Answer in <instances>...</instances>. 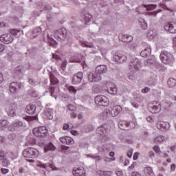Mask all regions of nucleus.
Returning <instances> with one entry per match:
<instances>
[{"label":"nucleus","instance_id":"1","mask_svg":"<svg viewBox=\"0 0 176 176\" xmlns=\"http://www.w3.org/2000/svg\"><path fill=\"white\" fill-rule=\"evenodd\" d=\"M108 67L105 65L97 66L94 73H91L88 75V80L89 82H98L101 80V75L107 74Z\"/></svg>","mask_w":176,"mask_h":176},{"label":"nucleus","instance_id":"2","mask_svg":"<svg viewBox=\"0 0 176 176\" xmlns=\"http://www.w3.org/2000/svg\"><path fill=\"white\" fill-rule=\"evenodd\" d=\"M23 156L28 159H36L39 156V151L34 147H30L23 151Z\"/></svg>","mask_w":176,"mask_h":176},{"label":"nucleus","instance_id":"3","mask_svg":"<svg viewBox=\"0 0 176 176\" xmlns=\"http://www.w3.org/2000/svg\"><path fill=\"white\" fill-rule=\"evenodd\" d=\"M161 61L164 64H169V65H173L174 63V57L170 54L167 53V52H162L160 56Z\"/></svg>","mask_w":176,"mask_h":176},{"label":"nucleus","instance_id":"4","mask_svg":"<svg viewBox=\"0 0 176 176\" xmlns=\"http://www.w3.org/2000/svg\"><path fill=\"white\" fill-rule=\"evenodd\" d=\"M96 105L100 107H108L109 105V99L103 95H98L95 98Z\"/></svg>","mask_w":176,"mask_h":176},{"label":"nucleus","instance_id":"5","mask_svg":"<svg viewBox=\"0 0 176 176\" xmlns=\"http://www.w3.org/2000/svg\"><path fill=\"white\" fill-rule=\"evenodd\" d=\"M32 133L35 137L43 138V137H46V135H47V129H46V126H39L34 128Z\"/></svg>","mask_w":176,"mask_h":176},{"label":"nucleus","instance_id":"6","mask_svg":"<svg viewBox=\"0 0 176 176\" xmlns=\"http://www.w3.org/2000/svg\"><path fill=\"white\" fill-rule=\"evenodd\" d=\"M148 109L151 113H159L162 110V105L159 102L153 101L149 104Z\"/></svg>","mask_w":176,"mask_h":176},{"label":"nucleus","instance_id":"7","mask_svg":"<svg viewBox=\"0 0 176 176\" xmlns=\"http://www.w3.org/2000/svg\"><path fill=\"white\" fill-rule=\"evenodd\" d=\"M23 83L19 82H12L10 84V91L12 93V94H17L19 91L23 89Z\"/></svg>","mask_w":176,"mask_h":176},{"label":"nucleus","instance_id":"8","mask_svg":"<svg viewBox=\"0 0 176 176\" xmlns=\"http://www.w3.org/2000/svg\"><path fill=\"white\" fill-rule=\"evenodd\" d=\"M109 125H102L97 128L96 133L98 135H101V137H104V138H107V134L109 133Z\"/></svg>","mask_w":176,"mask_h":176},{"label":"nucleus","instance_id":"9","mask_svg":"<svg viewBox=\"0 0 176 176\" xmlns=\"http://www.w3.org/2000/svg\"><path fill=\"white\" fill-rule=\"evenodd\" d=\"M140 65L141 63H140V59L135 58L132 59L129 63V69L133 72H135L136 71H138V68H140Z\"/></svg>","mask_w":176,"mask_h":176},{"label":"nucleus","instance_id":"10","mask_svg":"<svg viewBox=\"0 0 176 176\" xmlns=\"http://www.w3.org/2000/svg\"><path fill=\"white\" fill-rule=\"evenodd\" d=\"M107 113H109L111 116L115 118L118 113L122 112V107L120 105L114 106L111 109L106 110Z\"/></svg>","mask_w":176,"mask_h":176},{"label":"nucleus","instance_id":"11","mask_svg":"<svg viewBox=\"0 0 176 176\" xmlns=\"http://www.w3.org/2000/svg\"><path fill=\"white\" fill-rule=\"evenodd\" d=\"M67 30L63 28L56 30L55 32V37L58 38V39H60L61 41H64L65 38H67Z\"/></svg>","mask_w":176,"mask_h":176},{"label":"nucleus","instance_id":"12","mask_svg":"<svg viewBox=\"0 0 176 176\" xmlns=\"http://www.w3.org/2000/svg\"><path fill=\"white\" fill-rule=\"evenodd\" d=\"M23 122L16 120L14 121L11 125L8 126L9 131H16V130H19L21 127H23Z\"/></svg>","mask_w":176,"mask_h":176},{"label":"nucleus","instance_id":"13","mask_svg":"<svg viewBox=\"0 0 176 176\" xmlns=\"http://www.w3.org/2000/svg\"><path fill=\"white\" fill-rule=\"evenodd\" d=\"M113 60L116 64H122V63L127 61V56L122 54H117L113 56Z\"/></svg>","mask_w":176,"mask_h":176},{"label":"nucleus","instance_id":"14","mask_svg":"<svg viewBox=\"0 0 176 176\" xmlns=\"http://www.w3.org/2000/svg\"><path fill=\"white\" fill-rule=\"evenodd\" d=\"M13 36L10 34H4L0 36L1 42H3L6 45H9L13 42Z\"/></svg>","mask_w":176,"mask_h":176},{"label":"nucleus","instance_id":"15","mask_svg":"<svg viewBox=\"0 0 176 176\" xmlns=\"http://www.w3.org/2000/svg\"><path fill=\"white\" fill-rule=\"evenodd\" d=\"M82 79H83V72H79L73 76L72 85H79L82 82Z\"/></svg>","mask_w":176,"mask_h":176},{"label":"nucleus","instance_id":"16","mask_svg":"<svg viewBox=\"0 0 176 176\" xmlns=\"http://www.w3.org/2000/svg\"><path fill=\"white\" fill-rule=\"evenodd\" d=\"M164 28L166 31H168L170 34H176V23H169L164 25Z\"/></svg>","mask_w":176,"mask_h":176},{"label":"nucleus","instance_id":"17","mask_svg":"<svg viewBox=\"0 0 176 176\" xmlns=\"http://www.w3.org/2000/svg\"><path fill=\"white\" fill-rule=\"evenodd\" d=\"M8 113L9 116H12V118H14V116L17 115V104L12 103L10 104L9 111Z\"/></svg>","mask_w":176,"mask_h":176},{"label":"nucleus","instance_id":"18","mask_svg":"<svg viewBox=\"0 0 176 176\" xmlns=\"http://www.w3.org/2000/svg\"><path fill=\"white\" fill-rule=\"evenodd\" d=\"M59 140L62 144H64V145H72L75 144V141L71 137L63 136L60 138Z\"/></svg>","mask_w":176,"mask_h":176},{"label":"nucleus","instance_id":"19","mask_svg":"<svg viewBox=\"0 0 176 176\" xmlns=\"http://www.w3.org/2000/svg\"><path fill=\"white\" fill-rule=\"evenodd\" d=\"M157 127L160 131H167L170 129V124L165 122H158Z\"/></svg>","mask_w":176,"mask_h":176},{"label":"nucleus","instance_id":"20","mask_svg":"<svg viewBox=\"0 0 176 176\" xmlns=\"http://www.w3.org/2000/svg\"><path fill=\"white\" fill-rule=\"evenodd\" d=\"M107 91L109 94H116V93H118V87L113 82H110Z\"/></svg>","mask_w":176,"mask_h":176},{"label":"nucleus","instance_id":"21","mask_svg":"<svg viewBox=\"0 0 176 176\" xmlns=\"http://www.w3.org/2000/svg\"><path fill=\"white\" fill-rule=\"evenodd\" d=\"M120 41L124 42V43H127L129 42H131L133 41V36L130 34H122L119 36Z\"/></svg>","mask_w":176,"mask_h":176},{"label":"nucleus","instance_id":"22","mask_svg":"<svg viewBox=\"0 0 176 176\" xmlns=\"http://www.w3.org/2000/svg\"><path fill=\"white\" fill-rule=\"evenodd\" d=\"M25 111L28 115H34V113H35V111H36V107L35 104H29L26 107Z\"/></svg>","mask_w":176,"mask_h":176},{"label":"nucleus","instance_id":"23","mask_svg":"<svg viewBox=\"0 0 176 176\" xmlns=\"http://www.w3.org/2000/svg\"><path fill=\"white\" fill-rule=\"evenodd\" d=\"M72 173L73 174H79V176H86V171L83 167L75 168Z\"/></svg>","mask_w":176,"mask_h":176},{"label":"nucleus","instance_id":"24","mask_svg":"<svg viewBox=\"0 0 176 176\" xmlns=\"http://www.w3.org/2000/svg\"><path fill=\"white\" fill-rule=\"evenodd\" d=\"M72 173L73 174H79V176H86V171L83 167L75 168Z\"/></svg>","mask_w":176,"mask_h":176},{"label":"nucleus","instance_id":"25","mask_svg":"<svg viewBox=\"0 0 176 176\" xmlns=\"http://www.w3.org/2000/svg\"><path fill=\"white\" fill-rule=\"evenodd\" d=\"M56 146L52 142H50L45 144L44 146L45 152H49V151H56Z\"/></svg>","mask_w":176,"mask_h":176},{"label":"nucleus","instance_id":"26","mask_svg":"<svg viewBox=\"0 0 176 176\" xmlns=\"http://www.w3.org/2000/svg\"><path fill=\"white\" fill-rule=\"evenodd\" d=\"M144 171L146 176H155V172H153L152 167L146 166L144 168Z\"/></svg>","mask_w":176,"mask_h":176},{"label":"nucleus","instance_id":"27","mask_svg":"<svg viewBox=\"0 0 176 176\" xmlns=\"http://www.w3.org/2000/svg\"><path fill=\"white\" fill-rule=\"evenodd\" d=\"M139 25L141 27L142 30H146L148 28V23L145 19L140 18L138 19Z\"/></svg>","mask_w":176,"mask_h":176},{"label":"nucleus","instance_id":"28","mask_svg":"<svg viewBox=\"0 0 176 176\" xmlns=\"http://www.w3.org/2000/svg\"><path fill=\"white\" fill-rule=\"evenodd\" d=\"M44 115L50 119V120H52L53 119V109L47 108L45 109L44 112Z\"/></svg>","mask_w":176,"mask_h":176},{"label":"nucleus","instance_id":"29","mask_svg":"<svg viewBox=\"0 0 176 176\" xmlns=\"http://www.w3.org/2000/svg\"><path fill=\"white\" fill-rule=\"evenodd\" d=\"M152 53V50L151 48H146L140 52V56L142 57H149Z\"/></svg>","mask_w":176,"mask_h":176},{"label":"nucleus","instance_id":"30","mask_svg":"<svg viewBox=\"0 0 176 176\" xmlns=\"http://www.w3.org/2000/svg\"><path fill=\"white\" fill-rule=\"evenodd\" d=\"M136 12L140 13V14H144L145 12H148V7L146 5L140 6L136 8Z\"/></svg>","mask_w":176,"mask_h":176},{"label":"nucleus","instance_id":"31","mask_svg":"<svg viewBox=\"0 0 176 176\" xmlns=\"http://www.w3.org/2000/svg\"><path fill=\"white\" fill-rule=\"evenodd\" d=\"M0 162L1 164L4 166V167H6L10 164V160H9V158L5 155L0 160Z\"/></svg>","mask_w":176,"mask_h":176},{"label":"nucleus","instance_id":"32","mask_svg":"<svg viewBox=\"0 0 176 176\" xmlns=\"http://www.w3.org/2000/svg\"><path fill=\"white\" fill-rule=\"evenodd\" d=\"M49 76H50L51 85H57V83H58V79H57V78H56L54 74L50 73Z\"/></svg>","mask_w":176,"mask_h":176},{"label":"nucleus","instance_id":"33","mask_svg":"<svg viewBox=\"0 0 176 176\" xmlns=\"http://www.w3.org/2000/svg\"><path fill=\"white\" fill-rule=\"evenodd\" d=\"M41 32H42V28H41V27H37V28H34L32 30L33 37L36 38V36H38V35H39V34H41Z\"/></svg>","mask_w":176,"mask_h":176},{"label":"nucleus","instance_id":"34","mask_svg":"<svg viewBox=\"0 0 176 176\" xmlns=\"http://www.w3.org/2000/svg\"><path fill=\"white\" fill-rule=\"evenodd\" d=\"M168 87H176V80L170 78L167 81Z\"/></svg>","mask_w":176,"mask_h":176},{"label":"nucleus","instance_id":"35","mask_svg":"<svg viewBox=\"0 0 176 176\" xmlns=\"http://www.w3.org/2000/svg\"><path fill=\"white\" fill-rule=\"evenodd\" d=\"M84 20L85 21V24L93 21V16L90 14H86L84 17Z\"/></svg>","mask_w":176,"mask_h":176},{"label":"nucleus","instance_id":"36","mask_svg":"<svg viewBox=\"0 0 176 176\" xmlns=\"http://www.w3.org/2000/svg\"><path fill=\"white\" fill-rule=\"evenodd\" d=\"M8 126H9V121L6 120H0V127H2L3 129H6Z\"/></svg>","mask_w":176,"mask_h":176},{"label":"nucleus","instance_id":"37","mask_svg":"<svg viewBox=\"0 0 176 176\" xmlns=\"http://www.w3.org/2000/svg\"><path fill=\"white\" fill-rule=\"evenodd\" d=\"M164 141V137L163 135L157 136L154 139V142L156 144H160Z\"/></svg>","mask_w":176,"mask_h":176},{"label":"nucleus","instance_id":"38","mask_svg":"<svg viewBox=\"0 0 176 176\" xmlns=\"http://www.w3.org/2000/svg\"><path fill=\"white\" fill-rule=\"evenodd\" d=\"M37 167H39L43 170H47L48 165L47 164H43V162H38L37 163Z\"/></svg>","mask_w":176,"mask_h":176},{"label":"nucleus","instance_id":"39","mask_svg":"<svg viewBox=\"0 0 176 176\" xmlns=\"http://www.w3.org/2000/svg\"><path fill=\"white\" fill-rule=\"evenodd\" d=\"M48 42L51 46H54L56 43V41L53 39L49 34H47Z\"/></svg>","mask_w":176,"mask_h":176},{"label":"nucleus","instance_id":"40","mask_svg":"<svg viewBox=\"0 0 176 176\" xmlns=\"http://www.w3.org/2000/svg\"><path fill=\"white\" fill-rule=\"evenodd\" d=\"M133 98L135 101H136V102H139V103L142 102V98L140 95H135L133 96Z\"/></svg>","mask_w":176,"mask_h":176},{"label":"nucleus","instance_id":"41","mask_svg":"<svg viewBox=\"0 0 176 176\" xmlns=\"http://www.w3.org/2000/svg\"><path fill=\"white\" fill-rule=\"evenodd\" d=\"M67 64H68V62L65 60H64L61 65H60V69L62 71H65V68H67Z\"/></svg>","mask_w":176,"mask_h":176},{"label":"nucleus","instance_id":"42","mask_svg":"<svg viewBox=\"0 0 176 176\" xmlns=\"http://www.w3.org/2000/svg\"><path fill=\"white\" fill-rule=\"evenodd\" d=\"M28 82L30 85H32V86H36L37 85H39V82L34 80V78L29 79Z\"/></svg>","mask_w":176,"mask_h":176},{"label":"nucleus","instance_id":"43","mask_svg":"<svg viewBox=\"0 0 176 176\" xmlns=\"http://www.w3.org/2000/svg\"><path fill=\"white\" fill-rule=\"evenodd\" d=\"M87 157H91L95 160V162H100L101 160V158H100V156L98 155H87Z\"/></svg>","mask_w":176,"mask_h":176},{"label":"nucleus","instance_id":"44","mask_svg":"<svg viewBox=\"0 0 176 176\" xmlns=\"http://www.w3.org/2000/svg\"><path fill=\"white\" fill-rule=\"evenodd\" d=\"M14 74H16V75H20V74H21V72H22L21 67V66L16 67L14 69Z\"/></svg>","mask_w":176,"mask_h":176},{"label":"nucleus","instance_id":"45","mask_svg":"<svg viewBox=\"0 0 176 176\" xmlns=\"http://www.w3.org/2000/svg\"><path fill=\"white\" fill-rule=\"evenodd\" d=\"M67 90L70 92V93H73V94H76V89H75V87L74 86H70L67 88Z\"/></svg>","mask_w":176,"mask_h":176},{"label":"nucleus","instance_id":"46","mask_svg":"<svg viewBox=\"0 0 176 176\" xmlns=\"http://www.w3.org/2000/svg\"><path fill=\"white\" fill-rule=\"evenodd\" d=\"M8 156L11 160H14V159L17 158V155L13 152H10Z\"/></svg>","mask_w":176,"mask_h":176},{"label":"nucleus","instance_id":"47","mask_svg":"<svg viewBox=\"0 0 176 176\" xmlns=\"http://www.w3.org/2000/svg\"><path fill=\"white\" fill-rule=\"evenodd\" d=\"M28 94L32 97H36V91L34 89H30L28 91Z\"/></svg>","mask_w":176,"mask_h":176},{"label":"nucleus","instance_id":"48","mask_svg":"<svg viewBox=\"0 0 176 176\" xmlns=\"http://www.w3.org/2000/svg\"><path fill=\"white\" fill-rule=\"evenodd\" d=\"M23 119H25L26 120H36L38 119V117L36 116H26L24 117Z\"/></svg>","mask_w":176,"mask_h":176},{"label":"nucleus","instance_id":"49","mask_svg":"<svg viewBox=\"0 0 176 176\" xmlns=\"http://www.w3.org/2000/svg\"><path fill=\"white\" fill-rule=\"evenodd\" d=\"M10 34H12V35H17L18 32H20V30H17V29H11L10 30Z\"/></svg>","mask_w":176,"mask_h":176},{"label":"nucleus","instance_id":"50","mask_svg":"<svg viewBox=\"0 0 176 176\" xmlns=\"http://www.w3.org/2000/svg\"><path fill=\"white\" fill-rule=\"evenodd\" d=\"M153 151L155 152V153H160V148L159 146H155L153 147Z\"/></svg>","mask_w":176,"mask_h":176},{"label":"nucleus","instance_id":"51","mask_svg":"<svg viewBox=\"0 0 176 176\" xmlns=\"http://www.w3.org/2000/svg\"><path fill=\"white\" fill-rule=\"evenodd\" d=\"M107 172H105L104 170H98L97 173L98 174V175H100V176H104L105 175V174H107Z\"/></svg>","mask_w":176,"mask_h":176},{"label":"nucleus","instance_id":"52","mask_svg":"<svg viewBox=\"0 0 176 176\" xmlns=\"http://www.w3.org/2000/svg\"><path fill=\"white\" fill-rule=\"evenodd\" d=\"M146 63L148 65H153V64H155V60L153 59H148Z\"/></svg>","mask_w":176,"mask_h":176},{"label":"nucleus","instance_id":"53","mask_svg":"<svg viewBox=\"0 0 176 176\" xmlns=\"http://www.w3.org/2000/svg\"><path fill=\"white\" fill-rule=\"evenodd\" d=\"M5 49H6V45L4 44H0V53H2Z\"/></svg>","mask_w":176,"mask_h":176},{"label":"nucleus","instance_id":"54","mask_svg":"<svg viewBox=\"0 0 176 176\" xmlns=\"http://www.w3.org/2000/svg\"><path fill=\"white\" fill-rule=\"evenodd\" d=\"M1 172L3 174H8V173H9V169L2 168L1 169Z\"/></svg>","mask_w":176,"mask_h":176},{"label":"nucleus","instance_id":"55","mask_svg":"<svg viewBox=\"0 0 176 176\" xmlns=\"http://www.w3.org/2000/svg\"><path fill=\"white\" fill-rule=\"evenodd\" d=\"M52 58H53L54 60H56V61H57V60H60V56H58V55H57V54H52Z\"/></svg>","mask_w":176,"mask_h":176},{"label":"nucleus","instance_id":"56","mask_svg":"<svg viewBox=\"0 0 176 176\" xmlns=\"http://www.w3.org/2000/svg\"><path fill=\"white\" fill-rule=\"evenodd\" d=\"M3 27H8V23L5 22H0V28H2Z\"/></svg>","mask_w":176,"mask_h":176},{"label":"nucleus","instance_id":"57","mask_svg":"<svg viewBox=\"0 0 176 176\" xmlns=\"http://www.w3.org/2000/svg\"><path fill=\"white\" fill-rule=\"evenodd\" d=\"M131 104L132 107H133V108H138V103L131 102Z\"/></svg>","mask_w":176,"mask_h":176},{"label":"nucleus","instance_id":"58","mask_svg":"<svg viewBox=\"0 0 176 176\" xmlns=\"http://www.w3.org/2000/svg\"><path fill=\"white\" fill-rule=\"evenodd\" d=\"M138 155H140V153H135L134 154H133V160H137V159H138Z\"/></svg>","mask_w":176,"mask_h":176},{"label":"nucleus","instance_id":"59","mask_svg":"<svg viewBox=\"0 0 176 176\" xmlns=\"http://www.w3.org/2000/svg\"><path fill=\"white\" fill-rule=\"evenodd\" d=\"M116 174L117 176H123V172L122 170L116 171Z\"/></svg>","mask_w":176,"mask_h":176},{"label":"nucleus","instance_id":"60","mask_svg":"<svg viewBox=\"0 0 176 176\" xmlns=\"http://www.w3.org/2000/svg\"><path fill=\"white\" fill-rule=\"evenodd\" d=\"M69 111H74V109H75V107H74V106H72V104H69L67 107Z\"/></svg>","mask_w":176,"mask_h":176},{"label":"nucleus","instance_id":"61","mask_svg":"<svg viewBox=\"0 0 176 176\" xmlns=\"http://www.w3.org/2000/svg\"><path fill=\"white\" fill-rule=\"evenodd\" d=\"M47 165H48V167L50 166V168H52V170H57V168L55 167L54 165L52 164H47Z\"/></svg>","mask_w":176,"mask_h":176},{"label":"nucleus","instance_id":"62","mask_svg":"<svg viewBox=\"0 0 176 176\" xmlns=\"http://www.w3.org/2000/svg\"><path fill=\"white\" fill-rule=\"evenodd\" d=\"M148 91H149V88L148 87H145L142 89V93H148Z\"/></svg>","mask_w":176,"mask_h":176},{"label":"nucleus","instance_id":"63","mask_svg":"<svg viewBox=\"0 0 176 176\" xmlns=\"http://www.w3.org/2000/svg\"><path fill=\"white\" fill-rule=\"evenodd\" d=\"M68 129H69V125L68 124H65L63 127V130H68Z\"/></svg>","mask_w":176,"mask_h":176},{"label":"nucleus","instance_id":"64","mask_svg":"<svg viewBox=\"0 0 176 176\" xmlns=\"http://www.w3.org/2000/svg\"><path fill=\"white\" fill-rule=\"evenodd\" d=\"M131 175L132 176H141V175L140 174V173H138V172H133L132 173H131Z\"/></svg>","mask_w":176,"mask_h":176}]
</instances>
